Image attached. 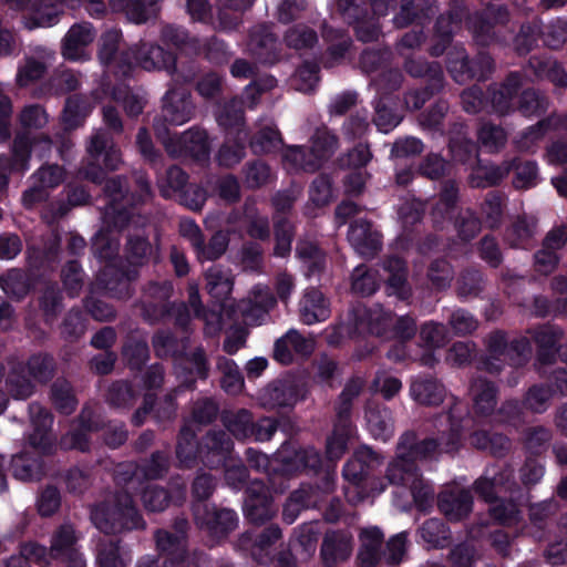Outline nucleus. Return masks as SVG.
Listing matches in <instances>:
<instances>
[{"instance_id":"nucleus-59","label":"nucleus","mask_w":567,"mask_h":567,"mask_svg":"<svg viewBox=\"0 0 567 567\" xmlns=\"http://www.w3.org/2000/svg\"><path fill=\"white\" fill-rule=\"evenodd\" d=\"M175 453L181 467L184 468H192L199 461V441L196 434L186 426L177 436Z\"/></svg>"},{"instance_id":"nucleus-60","label":"nucleus","mask_w":567,"mask_h":567,"mask_svg":"<svg viewBox=\"0 0 567 567\" xmlns=\"http://www.w3.org/2000/svg\"><path fill=\"white\" fill-rule=\"evenodd\" d=\"M248 132L240 131L238 135H226L225 143L218 151V162L220 165L231 167L238 164L246 155V143Z\"/></svg>"},{"instance_id":"nucleus-16","label":"nucleus","mask_w":567,"mask_h":567,"mask_svg":"<svg viewBox=\"0 0 567 567\" xmlns=\"http://www.w3.org/2000/svg\"><path fill=\"white\" fill-rule=\"evenodd\" d=\"M525 83V74L509 71L501 82L491 83L487 89L489 112L505 116L514 113V104Z\"/></svg>"},{"instance_id":"nucleus-11","label":"nucleus","mask_w":567,"mask_h":567,"mask_svg":"<svg viewBox=\"0 0 567 567\" xmlns=\"http://www.w3.org/2000/svg\"><path fill=\"white\" fill-rule=\"evenodd\" d=\"M305 382L295 377L278 378L270 381L258 393V402L267 411L287 414L307 396Z\"/></svg>"},{"instance_id":"nucleus-47","label":"nucleus","mask_w":567,"mask_h":567,"mask_svg":"<svg viewBox=\"0 0 567 567\" xmlns=\"http://www.w3.org/2000/svg\"><path fill=\"white\" fill-rule=\"evenodd\" d=\"M506 165L511 166L509 174H514L512 185L515 189H530L538 184L539 175L536 161L524 159L520 156H513L511 158H506Z\"/></svg>"},{"instance_id":"nucleus-14","label":"nucleus","mask_w":567,"mask_h":567,"mask_svg":"<svg viewBox=\"0 0 567 567\" xmlns=\"http://www.w3.org/2000/svg\"><path fill=\"white\" fill-rule=\"evenodd\" d=\"M337 6L343 20L353 28L358 41L370 43L379 40L382 30L371 4L364 0H337Z\"/></svg>"},{"instance_id":"nucleus-32","label":"nucleus","mask_w":567,"mask_h":567,"mask_svg":"<svg viewBox=\"0 0 567 567\" xmlns=\"http://www.w3.org/2000/svg\"><path fill=\"white\" fill-rule=\"evenodd\" d=\"M435 0H402L392 22L396 29H405L412 24L423 25L433 16Z\"/></svg>"},{"instance_id":"nucleus-43","label":"nucleus","mask_w":567,"mask_h":567,"mask_svg":"<svg viewBox=\"0 0 567 567\" xmlns=\"http://www.w3.org/2000/svg\"><path fill=\"white\" fill-rule=\"evenodd\" d=\"M549 97L538 89L522 87L514 104V113L518 112L524 117L544 116L549 107Z\"/></svg>"},{"instance_id":"nucleus-49","label":"nucleus","mask_w":567,"mask_h":567,"mask_svg":"<svg viewBox=\"0 0 567 567\" xmlns=\"http://www.w3.org/2000/svg\"><path fill=\"white\" fill-rule=\"evenodd\" d=\"M216 120L218 125L224 128L226 135H238L240 131H247L245 128L244 104L237 97L230 99L218 109Z\"/></svg>"},{"instance_id":"nucleus-42","label":"nucleus","mask_w":567,"mask_h":567,"mask_svg":"<svg viewBox=\"0 0 567 567\" xmlns=\"http://www.w3.org/2000/svg\"><path fill=\"white\" fill-rule=\"evenodd\" d=\"M95 31L90 22L73 24L66 32L62 43V54L66 60L76 61L83 48L93 42Z\"/></svg>"},{"instance_id":"nucleus-58","label":"nucleus","mask_w":567,"mask_h":567,"mask_svg":"<svg viewBox=\"0 0 567 567\" xmlns=\"http://www.w3.org/2000/svg\"><path fill=\"white\" fill-rule=\"evenodd\" d=\"M536 221L527 215H518L505 230L504 239L513 248H526L535 234Z\"/></svg>"},{"instance_id":"nucleus-25","label":"nucleus","mask_w":567,"mask_h":567,"mask_svg":"<svg viewBox=\"0 0 567 567\" xmlns=\"http://www.w3.org/2000/svg\"><path fill=\"white\" fill-rule=\"evenodd\" d=\"M437 508L449 522L465 519L473 509V496L470 491L447 487L437 495Z\"/></svg>"},{"instance_id":"nucleus-64","label":"nucleus","mask_w":567,"mask_h":567,"mask_svg":"<svg viewBox=\"0 0 567 567\" xmlns=\"http://www.w3.org/2000/svg\"><path fill=\"white\" fill-rule=\"evenodd\" d=\"M29 375L39 383H48L55 373V360L48 352H37L29 357L25 363Z\"/></svg>"},{"instance_id":"nucleus-7","label":"nucleus","mask_w":567,"mask_h":567,"mask_svg":"<svg viewBox=\"0 0 567 567\" xmlns=\"http://www.w3.org/2000/svg\"><path fill=\"white\" fill-rule=\"evenodd\" d=\"M404 70L410 76L423 81L420 89L405 94L404 102L409 109L421 110L431 97L444 89L445 75L441 63L437 61L411 58L404 62Z\"/></svg>"},{"instance_id":"nucleus-56","label":"nucleus","mask_w":567,"mask_h":567,"mask_svg":"<svg viewBox=\"0 0 567 567\" xmlns=\"http://www.w3.org/2000/svg\"><path fill=\"white\" fill-rule=\"evenodd\" d=\"M401 122L396 102L391 94H382L375 100L373 123L380 132L389 133Z\"/></svg>"},{"instance_id":"nucleus-6","label":"nucleus","mask_w":567,"mask_h":567,"mask_svg":"<svg viewBox=\"0 0 567 567\" xmlns=\"http://www.w3.org/2000/svg\"><path fill=\"white\" fill-rule=\"evenodd\" d=\"M339 138L328 127H318L311 136V146H289L284 159L303 172L315 173L328 162L338 148Z\"/></svg>"},{"instance_id":"nucleus-12","label":"nucleus","mask_w":567,"mask_h":567,"mask_svg":"<svg viewBox=\"0 0 567 567\" xmlns=\"http://www.w3.org/2000/svg\"><path fill=\"white\" fill-rule=\"evenodd\" d=\"M188 174L179 166L172 165L159 182V193L164 198L176 200L186 208L197 212L207 200V192L197 184L188 182Z\"/></svg>"},{"instance_id":"nucleus-53","label":"nucleus","mask_w":567,"mask_h":567,"mask_svg":"<svg viewBox=\"0 0 567 567\" xmlns=\"http://www.w3.org/2000/svg\"><path fill=\"white\" fill-rule=\"evenodd\" d=\"M318 508V497L309 488L299 487L290 493L282 508V520L290 525L303 509Z\"/></svg>"},{"instance_id":"nucleus-40","label":"nucleus","mask_w":567,"mask_h":567,"mask_svg":"<svg viewBox=\"0 0 567 567\" xmlns=\"http://www.w3.org/2000/svg\"><path fill=\"white\" fill-rule=\"evenodd\" d=\"M152 346L157 358L183 359L189 347V338H178L169 330H157L152 337Z\"/></svg>"},{"instance_id":"nucleus-54","label":"nucleus","mask_w":567,"mask_h":567,"mask_svg":"<svg viewBox=\"0 0 567 567\" xmlns=\"http://www.w3.org/2000/svg\"><path fill=\"white\" fill-rule=\"evenodd\" d=\"M296 255L300 259L307 277H319L326 269L324 251L311 241H300L296 246Z\"/></svg>"},{"instance_id":"nucleus-4","label":"nucleus","mask_w":567,"mask_h":567,"mask_svg":"<svg viewBox=\"0 0 567 567\" xmlns=\"http://www.w3.org/2000/svg\"><path fill=\"white\" fill-rule=\"evenodd\" d=\"M450 429L437 436L420 439L414 431L404 432L396 450L411 462L433 458L436 454L454 455L463 446V423H470L468 410L462 402H455L447 412Z\"/></svg>"},{"instance_id":"nucleus-61","label":"nucleus","mask_w":567,"mask_h":567,"mask_svg":"<svg viewBox=\"0 0 567 567\" xmlns=\"http://www.w3.org/2000/svg\"><path fill=\"white\" fill-rule=\"evenodd\" d=\"M282 145L280 131L272 126L261 127L249 140V147L256 155L277 153Z\"/></svg>"},{"instance_id":"nucleus-44","label":"nucleus","mask_w":567,"mask_h":567,"mask_svg":"<svg viewBox=\"0 0 567 567\" xmlns=\"http://www.w3.org/2000/svg\"><path fill=\"white\" fill-rule=\"evenodd\" d=\"M361 547L358 558L362 567H375L382 561V551L384 544V535L382 530L374 526L362 530Z\"/></svg>"},{"instance_id":"nucleus-19","label":"nucleus","mask_w":567,"mask_h":567,"mask_svg":"<svg viewBox=\"0 0 567 567\" xmlns=\"http://www.w3.org/2000/svg\"><path fill=\"white\" fill-rule=\"evenodd\" d=\"M234 451V442L224 430H209L199 440V462L210 470L225 467Z\"/></svg>"},{"instance_id":"nucleus-63","label":"nucleus","mask_w":567,"mask_h":567,"mask_svg":"<svg viewBox=\"0 0 567 567\" xmlns=\"http://www.w3.org/2000/svg\"><path fill=\"white\" fill-rule=\"evenodd\" d=\"M505 200V195L499 190H489L486 194L481 208L487 228L495 230L502 226L506 207Z\"/></svg>"},{"instance_id":"nucleus-35","label":"nucleus","mask_w":567,"mask_h":567,"mask_svg":"<svg viewBox=\"0 0 567 567\" xmlns=\"http://www.w3.org/2000/svg\"><path fill=\"white\" fill-rule=\"evenodd\" d=\"M331 315L329 299L318 288L307 289L299 308L300 321L311 326L326 321Z\"/></svg>"},{"instance_id":"nucleus-1","label":"nucleus","mask_w":567,"mask_h":567,"mask_svg":"<svg viewBox=\"0 0 567 567\" xmlns=\"http://www.w3.org/2000/svg\"><path fill=\"white\" fill-rule=\"evenodd\" d=\"M99 59L105 68L103 79L132 78L137 68L146 71L164 70L176 83L188 84L195 80V72L182 73L177 68V56L157 43L142 42L127 50H120V34L107 31L101 39Z\"/></svg>"},{"instance_id":"nucleus-51","label":"nucleus","mask_w":567,"mask_h":567,"mask_svg":"<svg viewBox=\"0 0 567 567\" xmlns=\"http://www.w3.org/2000/svg\"><path fill=\"white\" fill-rule=\"evenodd\" d=\"M353 434L351 419H336L333 431L327 439L326 455L329 461H338L348 450V443Z\"/></svg>"},{"instance_id":"nucleus-41","label":"nucleus","mask_w":567,"mask_h":567,"mask_svg":"<svg viewBox=\"0 0 567 567\" xmlns=\"http://www.w3.org/2000/svg\"><path fill=\"white\" fill-rule=\"evenodd\" d=\"M508 338L506 332L495 330L487 338L488 355L482 358L478 362V369L491 374H498L504 367V357L508 349Z\"/></svg>"},{"instance_id":"nucleus-38","label":"nucleus","mask_w":567,"mask_h":567,"mask_svg":"<svg viewBox=\"0 0 567 567\" xmlns=\"http://www.w3.org/2000/svg\"><path fill=\"white\" fill-rule=\"evenodd\" d=\"M509 165H506V159L501 164L483 163L480 161L472 167L468 184L472 188L498 186L509 175Z\"/></svg>"},{"instance_id":"nucleus-26","label":"nucleus","mask_w":567,"mask_h":567,"mask_svg":"<svg viewBox=\"0 0 567 567\" xmlns=\"http://www.w3.org/2000/svg\"><path fill=\"white\" fill-rule=\"evenodd\" d=\"M352 553V535L347 529L327 530L320 547L324 567H336L346 561Z\"/></svg>"},{"instance_id":"nucleus-33","label":"nucleus","mask_w":567,"mask_h":567,"mask_svg":"<svg viewBox=\"0 0 567 567\" xmlns=\"http://www.w3.org/2000/svg\"><path fill=\"white\" fill-rule=\"evenodd\" d=\"M467 440L473 449L495 458L505 457L512 449V441L507 435L492 430H475Z\"/></svg>"},{"instance_id":"nucleus-22","label":"nucleus","mask_w":567,"mask_h":567,"mask_svg":"<svg viewBox=\"0 0 567 567\" xmlns=\"http://www.w3.org/2000/svg\"><path fill=\"white\" fill-rule=\"evenodd\" d=\"M381 460L378 453L369 447L358 450L354 455L344 464L342 474L346 481L364 487L369 481L377 476Z\"/></svg>"},{"instance_id":"nucleus-20","label":"nucleus","mask_w":567,"mask_h":567,"mask_svg":"<svg viewBox=\"0 0 567 567\" xmlns=\"http://www.w3.org/2000/svg\"><path fill=\"white\" fill-rule=\"evenodd\" d=\"M281 41L270 25L258 24L250 30L248 51L259 63H277L281 58Z\"/></svg>"},{"instance_id":"nucleus-29","label":"nucleus","mask_w":567,"mask_h":567,"mask_svg":"<svg viewBox=\"0 0 567 567\" xmlns=\"http://www.w3.org/2000/svg\"><path fill=\"white\" fill-rule=\"evenodd\" d=\"M355 331L360 334L383 337L389 326V316L380 307L358 303L351 309Z\"/></svg>"},{"instance_id":"nucleus-27","label":"nucleus","mask_w":567,"mask_h":567,"mask_svg":"<svg viewBox=\"0 0 567 567\" xmlns=\"http://www.w3.org/2000/svg\"><path fill=\"white\" fill-rule=\"evenodd\" d=\"M130 78H117V79H102L101 90L104 95L123 106L125 114L128 117H137L144 110L143 99L134 93L126 80Z\"/></svg>"},{"instance_id":"nucleus-2","label":"nucleus","mask_w":567,"mask_h":567,"mask_svg":"<svg viewBox=\"0 0 567 567\" xmlns=\"http://www.w3.org/2000/svg\"><path fill=\"white\" fill-rule=\"evenodd\" d=\"M508 20L509 12L504 6H488L471 13L465 0H450L446 12L435 20L429 53L435 58L444 54L463 22L477 45L488 47L497 41L496 27L505 25Z\"/></svg>"},{"instance_id":"nucleus-9","label":"nucleus","mask_w":567,"mask_h":567,"mask_svg":"<svg viewBox=\"0 0 567 567\" xmlns=\"http://www.w3.org/2000/svg\"><path fill=\"white\" fill-rule=\"evenodd\" d=\"M157 140L166 152L174 157H189L196 162H206L210 155V143L205 130L192 127L182 134L171 133L165 125H154Z\"/></svg>"},{"instance_id":"nucleus-31","label":"nucleus","mask_w":567,"mask_h":567,"mask_svg":"<svg viewBox=\"0 0 567 567\" xmlns=\"http://www.w3.org/2000/svg\"><path fill=\"white\" fill-rule=\"evenodd\" d=\"M155 542L163 567H189L187 544L179 543L177 538L171 535L169 530L157 529Z\"/></svg>"},{"instance_id":"nucleus-48","label":"nucleus","mask_w":567,"mask_h":567,"mask_svg":"<svg viewBox=\"0 0 567 567\" xmlns=\"http://www.w3.org/2000/svg\"><path fill=\"white\" fill-rule=\"evenodd\" d=\"M90 158L102 162L104 169L115 171L121 162L120 151L114 146L105 133L99 132L91 138L87 146Z\"/></svg>"},{"instance_id":"nucleus-62","label":"nucleus","mask_w":567,"mask_h":567,"mask_svg":"<svg viewBox=\"0 0 567 567\" xmlns=\"http://www.w3.org/2000/svg\"><path fill=\"white\" fill-rule=\"evenodd\" d=\"M171 455L166 450L154 451L148 457L140 458L137 468L146 480L163 478L169 471Z\"/></svg>"},{"instance_id":"nucleus-46","label":"nucleus","mask_w":567,"mask_h":567,"mask_svg":"<svg viewBox=\"0 0 567 567\" xmlns=\"http://www.w3.org/2000/svg\"><path fill=\"white\" fill-rule=\"evenodd\" d=\"M193 50L214 65L227 64L234 55L228 43L216 35L197 39L193 43Z\"/></svg>"},{"instance_id":"nucleus-13","label":"nucleus","mask_w":567,"mask_h":567,"mask_svg":"<svg viewBox=\"0 0 567 567\" xmlns=\"http://www.w3.org/2000/svg\"><path fill=\"white\" fill-rule=\"evenodd\" d=\"M221 422L229 436L237 441H269L278 429V421L271 417L254 420L252 413L247 409H239L235 412H224Z\"/></svg>"},{"instance_id":"nucleus-8","label":"nucleus","mask_w":567,"mask_h":567,"mask_svg":"<svg viewBox=\"0 0 567 567\" xmlns=\"http://www.w3.org/2000/svg\"><path fill=\"white\" fill-rule=\"evenodd\" d=\"M193 515L196 526L212 546L225 543L239 525L235 509L214 503L193 505Z\"/></svg>"},{"instance_id":"nucleus-3","label":"nucleus","mask_w":567,"mask_h":567,"mask_svg":"<svg viewBox=\"0 0 567 567\" xmlns=\"http://www.w3.org/2000/svg\"><path fill=\"white\" fill-rule=\"evenodd\" d=\"M83 177L94 184H102L107 198L104 223L109 228L122 231L135 214V209L151 199L153 192L146 173L134 174V188L131 190L124 176L106 179V171L100 162L91 158L81 171Z\"/></svg>"},{"instance_id":"nucleus-34","label":"nucleus","mask_w":567,"mask_h":567,"mask_svg":"<svg viewBox=\"0 0 567 567\" xmlns=\"http://www.w3.org/2000/svg\"><path fill=\"white\" fill-rule=\"evenodd\" d=\"M473 410L478 416H489L495 412L498 386L486 378H474L470 384Z\"/></svg>"},{"instance_id":"nucleus-57","label":"nucleus","mask_w":567,"mask_h":567,"mask_svg":"<svg viewBox=\"0 0 567 567\" xmlns=\"http://www.w3.org/2000/svg\"><path fill=\"white\" fill-rule=\"evenodd\" d=\"M321 467V454L315 449H305L296 453L295 460L284 462L280 471L287 476H292L299 472L317 474Z\"/></svg>"},{"instance_id":"nucleus-50","label":"nucleus","mask_w":567,"mask_h":567,"mask_svg":"<svg viewBox=\"0 0 567 567\" xmlns=\"http://www.w3.org/2000/svg\"><path fill=\"white\" fill-rule=\"evenodd\" d=\"M410 392L415 402L422 405H440L445 398V388L436 379L419 378L411 383Z\"/></svg>"},{"instance_id":"nucleus-15","label":"nucleus","mask_w":567,"mask_h":567,"mask_svg":"<svg viewBox=\"0 0 567 567\" xmlns=\"http://www.w3.org/2000/svg\"><path fill=\"white\" fill-rule=\"evenodd\" d=\"M174 293V285L171 280L148 281L141 299V311L143 320L148 324L165 322L171 300Z\"/></svg>"},{"instance_id":"nucleus-5","label":"nucleus","mask_w":567,"mask_h":567,"mask_svg":"<svg viewBox=\"0 0 567 567\" xmlns=\"http://www.w3.org/2000/svg\"><path fill=\"white\" fill-rule=\"evenodd\" d=\"M93 525L102 533L112 535L144 529L146 523L130 496L115 502H100L91 508Z\"/></svg>"},{"instance_id":"nucleus-21","label":"nucleus","mask_w":567,"mask_h":567,"mask_svg":"<svg viewBox=\"0 0 567 567\" xmlns=\"http://www.w3.org/2000/svg\"><path fill=\"white\" fill-rule=\"evenodd\" d=\"M78 540L73 525H60L51 536V556L64 567H85V560L76 547Z\"/></svg>"},{"instance_id":"nucleus-24","label":"nucleus","mask_w":567,"mask_h":567,"mask_svg":"<svg viewBox=\"0 0 567 567\" xmlns=\"http://www.w3.org/2000/svg\"><path fill=\"white\" fill-rule=\"evenodd\" d=\"M194 104L190 93L183 86H173L163 97L162 116L169 125H182L190 120Z\"/></svg>"},{"instance_id":"nucleus-10","label":"nucleus","mask_w":567,"mask_h":567,"mask_svg":"<svg viewBox=\"0 0 567 567\" xmlns=\"http://www.w3.org/2000/svg\"><path fill=\"white\" fill-rule=\"evenodd\" d=\"M446 70L458 84L468 81H486L495 71V61L486 51L470 56L463 47H453L446 54Z\"/></svg>"},{"instance_id":"nucleus-36","label":"nucleus","mask_w":567,"mask_h":567,"mask_svg":"<svg viewBox=\"0 0 567 567\" xmlns=\"http://www.w3.org/2000/svg\"><path fill=\"white\" fill-rule=\"evenodd\" d=\"M473 487L477 496L488 504L499 497L498 493L502 489L512 491L513 487H516L519 491L514 481V471L509 466L494 474L492 478L486 476L477 478Z\"/></svg>"},{"instance_id":"nucleus-17","label":"nucleus","mask_w":567,"mask_h":567,"mask_svg":"<svg viewBox=\"0 0 567 567\" xmlns=\"http://www.w3.org/2000/svg\"><path fill=\"white\" fill-rule=\"evenodd\" d=\"M138 276V270L125 264L123 259H118L104 266L97 276V281L111 297L125 300L133 296L132 284Z\"/></svg>"},{"instance_id":"nucleus-37","label":"nucleus","mask_w":567,"mask_h":567,"mask_svg":"<svg viewBox=\"0 0 567 567\" xmlns=\"http://www.w3.org/2000/svg\"><path fill=\"white\" fill-rule=\"evenodd\" d=\"M384 269L389 272L385 281V292L388 296H395L405 301L412 296L411 287L408 282L406 264L399 256H390L384 261Z\"/></svg>"},{"instance_id":"nucleus-52","label":"nucleus","mask_w":567,"mask_h":567,"mask_svg":"<svg viewBox=\"0 0 567 567\" xmlns=\"http://www.w3.org/2000/svg\"><path fill=\"white\" fill-rule=\"evenodd\" d=\"M421 471L415 462L396 450V457L388 465L385 477L393 485L409 487L414 484Z\"/></svg>"},{"instance_id":"nucleus-45","label":"nucleus","mask_w":567,"mask_h":567,"mask_svg":"<svg viewBox=\"0 0 567 567\" xmlns=\"http://www.w3.org/2000/svg\"><path fill=\"white\" fill-rule=\"evenodd\" d=\"M154 254V247L148 237L143 234H128L124 245L123 261L136 270L148 265Z\"/></svg>"},{"instance_id":"nucleus-30","label":"nucleus","mask_w":567,"mask_h":567,"mask_svg":"<svg viewBox=\"0 0 567 567\" xmlns=\"http://www.w3.org/2000/svg\"><path fill=\"white\" fill-rule=\"evenodd\" d=\"M381 237L367 218L353 220L348 230L350 244L362 256L373 257L382 247Z\"/></svg>"},{"instance_id":"nucleus-39","label":"nucleus","mask_w":567,"mask_h":567,"mask_svg":"<svg viewBox=\"0 0 567 567\" xmlns=\"http://www.w3.org/2000/svg\"><path fill=\"white\" fill-rule=\"evenodd\" d=\"M32 143L27 135H18L13 140L10 154L0 155V171L23 174L29 169Z\"/></svg>"},{"instance_id":"nucleus-23","label":"nucleus","mask_w":567,"mask_h":567,"mask_svg":"<svg viewBox=\"0 0 567 567\" xmlns=\"http://www.w3.org/2000/svg\"><path fill=\"white\" fill-rule=\"evenodd\" d=\"M527 332L536 346L538 363L542 365L554 364L560 351L563 329L556 324L545 323L530 328Z\"/></svg>"},{"instance_id":"nucleus-18","label":"nucleus","mask_w":567,"mask_h":567,"mask_svg":"<svg viewBox=\"0 0 567 567\" xmlns=\"http://www.w3.org/2000/svg\"><path fill=\"white\" fill-rule=\"evenodd\" d=\"M243 511L245 517L256 525L265 524L274 517V497L265 482L254 480L246 486Z\"/></svg>"},{"instance_id":"nucleus-28","label":"nucleus","mask_w":567,"mask_h":567,"mask_svg":"<svg viewBox=\"0 0 567 567\" xmlns=\"http://www.w3.org/2000/svg\"><path fill=\"white\" fill-rule=\"evenodd\" d=\"M181 364V383L178 389L193 391L197 381H206L209 378L210 364L203 347L195 348L183 357Z\"/></svg>"},{"instance_id":"nucleus-55","label":"nucleus","mask_w":567,"mask_h":567,"mask_svg":"<svg viewBox=\"0 0 567 567\" xmlns=\"http://www.w3.org/2000/svg\"><path fill=\"white\" fill-rule=\"evenodd\" d=\"M10 467L13 477L17 480H38L43 473V460L33 452L22 451L12 456Z\"/></svg>"}]
</instances>
